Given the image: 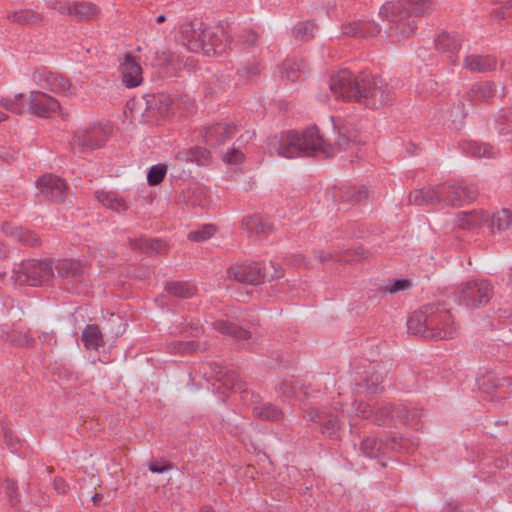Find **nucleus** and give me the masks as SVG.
I'll use <instances>...</instances> for the list:
<instances>
[{
	"label": "nucleus",
	"instance_id": "f257e3e1",
	"mask_svg": "<svg viewBox=\"0 0 512 512\" xmlns=\"http://www.w3.org/2000/svg\"><path fill=\"white\" fill-rule=\"evenodd\" d=\"M407 327L411 333L433 340L450 339L458 332L449 311L438 305H428L414 312L407 321Z\"/></svg>",
	"mask_w": 512,
	"mask_h": 512
},
{
	"label": "nucleus",
	"instance_id": "f03ea898",
	"mask_svg": "<svg viewBox=\"0 0 512 512\" xmlns=\"http://www.w3.org/2000/svg\"><path fill=\"white\" fill-rule=\"evenodd\" d=\"M332 124L333 142L330 138H325L316 126L305 129L300 134V143L303 155L311 153H322L327 157L333 156L336 152L346 149L352 141L349 135V129L334 118H330Z\"/></svg>",
	"mask_w": 512,
	"mask_h": 512
},
{
	"label": "nucleus",
	"instance_id": "7ed1b4c3",
	"mask_svg": "<svg viewBox=\"0 0 512 512\" xmlns=\"http://www.w3.org/2000/svg\"><path fill=\"white\" fill-rule=\"evenodd\" d=\"M430 0H398L397 2H386L381 7L379 14L391 22H395L392 29L399 34L400 38L410 36L415 28L414 20H409L411 15H420L430 7Z\"/></svg>",
	"mask_w": 512,
	"mask_h": 512
},
{
	"label": "nucleus",
	"instance_id": "20e7f679",
	"mask_svg": "<svg viewBox=\"0 0 512 512\" xmlns=\"http://www.w3.org/2000/svg\"><path fill=\"white\" fill-rule=\"evenodd\" d=\"M395 94L393 87L382 77L362 79L359 103L378 109L393 103Z\"/></svg>",
	"mask_w": 512,
	"mask_h": 512
},
{
	"label": "nucleus",
	"instance_id": "39448f33",
	"mask_svg": "<svg viewBox=\"0 0 512 512\" xmlns=\"http://www.w3.org/2000/svg\"><path fill=\"white\" fill-rule=\"evenodd\" d=\"M52 272V265L48 261L27 260L14 266L10 279L15 285L37 286L47 281Z\"/></svg>",
	"mask_w": 512,
	"mask_h": 512
},
{
	"label": "nucleus",
	"instance_id": "423d86ee",
	"mask_svg": "<svg viewBox=\"0 0 512 512\" xmlns=\"http://www.w3.org/2000/svg\"><path fill=\"white\" fill-rule=\"evenodd\" d=\"M492 297L491 285L483 279H474L462 283L455 294L457 304L476 309L486 305Z\"/></svg>",
	"mask_w": 512,
	"mask_h": 512
},
{
	"label": "nucleus",
	"instance_id": "0eeeda50",
	"mask_svg": "<svg viewBox=\"0 0 512 512\" xmlns=\"http://www.w3.org/2000/svg\"><path fill=\"white\" fill-rule=\"evenodd\" d=\"M110 133L111 127L107 124H88L75 132L72 145L80 151L94 150L104 145Z\"/></svg>",
	"mask_w": 512,
	"mask_h": 512
},
{
	"label": "nucleus",
	"instance_id": "6e6552de",
	"mask_svg": "<svg viewBox=\"0 0 512 512\" xmlns=\"http://www.w3.org/2000/svg\"><path fill=\"white\" fill-rule=\"evenodd\" d=\"M269 266L275 270L274 273L269 274L266 265L260 263L241 264L232 266L228 270V277L234 279L240 283L258 285L262 283L266 278H279L282 276V271L277 270L274 263H270Z\"/></svg>",
	"mask_w": 512,
	"mask_h": 512
},
{
	"label": "nucleus",
	"instance_id": "1a4fd4ad",
	"mask_svg": "<svg viewBox=\"0 0 512 512\" xmlns=\"http://www.w3.org/2000/svg\"><path fill=\"white\" fill-rule=\"evenodd\" d=\"M362 80H358L349 70H341L332 75L330 90L336 98L359 102Z\"/></svg>",
	"mask_w": 512,
	"mask_h": 512
},
{
	"label": "nucleus",
	"instance_id": "9d476101",
	"mask_svg": "<svg viewBox=\"0 0 512 512\" xmlns=\"http://www.w3.org/2000/svg\"><path fill=\"white\" fill-rule=\"evenodd\" d=\"M189 50L205 56L221 55L226 51L227 44L209 30L194 31L187 40Z\"/></svg>",
	"mask_w": 512,
	"mask_h": 512
},
{
	"label": "nucleus",
	"instance_id": "9b49d317",
	"mask_svg": "<svg viewBox=\"0 0 512 512\" xmlns=\"http://www.w3.org/2000/svg\"><path fill=\"white\" fill-rule=\"evenodd\" d=\"M438 189L440 201L445 205L461 206L476 197V190L463 184H440Z\"/></svg>",
	"mask_w": 512,
	"mask_h": 512
},
{
	"label": "nucleus",
	"instance_id": "f8f14e48",
	"mask_svg": "<svg viewBox=\"0 0 512 512\" xmlns=\"http://www.w3.org/2000/svg\"><path fill=\"white\" fill-rule=\"evenodd\" d=\"M358 412L363 417H371L374 415V420L379 425L388 424L394 418H401L403 420H408L409 411L405 406H393L389 403L381 404L375 411L372 408L365 404L363 405V409H359Z\"/></svg>",
	"mask_w": 512,
	"mask_h": 512
},
{
	"label": "nucleus",
	"instance_id": "ddd939ff",
	"mask_svg": "<svg viewBox=\"0 0 512 512\" xmlns=\"http://www.w3.org/2000/svg\"><path fill=\"white\" fill-rule=\"evenodd\" d=\"M119 71L122 84L128 88H136L143 82V70L134 56L125 55L119 59Z\"/></svg>",
	"mask_w": 512,
	"mask_h": 512
},
{
	"label": "nucleus",
	"instance_id": "4468645a",
	"mask_svg": "<svg viewBox=\"0 0 512 512\" xmlns=\"http://www.w3.org/2000/svg\"><path fill=\"white\" fill-rule=\"evenodd\" d=\"M34 82L42 89L59 94H68L71 84L62 75L47 71L37 70L33 73Z\"/></svg>",
	"mask_w": 512,
	"mask_h": 512
},
{
	"label": "nucleus",
	"instance_id": "2eb2a0df",
	"mask_svg": "<svg viewBox=\"0 0 512 512\" xmlns=\"http://www.w3.org/2000/svg\"><path fill=\"white\" fill-rule=\"evenodd\" d=\"M46 3L61 14H69L76 19H91L98 13L97 7L86 1L75 2L73 6L67 5L62 0H46Z\"/></svg>",
	"mask_w": 512,
	"mask_h": 512
},
{
	"label": "nucleus",
	"instance_id": "dca6fc26",
	"mask_svg": "<svg viewBox=\"0 0 512 512\" xmlns=\"http://www.w3.org/2000/svg\"><path fill=\"white\" fill-rule=\"evenodd\" d=\"M60 109L59 102L41 91H31L29 111L39 117H50Z\"/></svg>",
	"mask_w": 512,
	"mask_h": 512
},
{
	"label": "nucleus",
	"instance_id": "f3484780",
	"mask_svg": "<svg viewBox=\"0 0 512 512\" xmlns=\"http://www.w3.org/2000/svg\"><path fill=\"white\" fill-rule=\"evenodd\" d=\"M273 148L279 156L295 158L303 155L300 143V133L288 131L282 133L274 142Z\"/></svg>",
	"mask_w": 512,
	"mask_h": 512
},
{
	"label": "nucleus",
	"instance_id": "a211bd4d",
	"mask_svg": "<svg viewBox=\"0 0 512 512\" xmlns=\"http://www.w3.org/2000/svg\"><path fill=\"white\" fill-rule=\"evenodd\" d=\"M37 186L44 197L61 202L66 197V184L57 176L44 175L37 181Z\"/></svg>",
	"mask_w": 512,
	"mask_h": 512
},
{
	"label": "nucleus",
	"instance_id": "6ab92c4d",
	"mask_svg": "<svg viewBox=\"0 0 512 512\" xmlns=\"http://www.w3.org/2000/svg\"><path fill=\"white\" fill-rule=\"evenodd\" d=\"M489 221V213L484 209H473L457 214L455 225L461 229H477L486 227Z\"/></svg>",
	"mask_w": 512,
	"mask_h": 512
},
{
	"label": "nucleus",
	"instance_id": "aec40b11",
	"mask_svg": "<svg viewBox=\"0 0 512 512\" xmlns=\"http://www.w3.org/2000/svg\"><path fill=\"white\" fill-rule=\"evenodd\" d=\"M409 203L417 206L441 204L438 185L414 190L409 195Z\"/></svg>",
	"mask_w": 512,
	"mask_h": 512
},
{
	"label": "nucleus",
	"instance_id": "412c9836",
	"mask_svg": "<svg viewBox=\"0 0 512 512\" xmlns=\"http://www.w3.org/2000/svg\"><path fill=\"white\" fill-rule=\"evenodd\" d=\"M463 66L471 72L485 73L495 70L497 67V62L492 56L471 54L464 59Z\"/></svg>",
	"mask_w": 512,
	"mask_h": 512
},
{
	"label": "nucleus",
	"instance_id": "4be33fe9",
	"mask_svg": "<svg viewBox=\"0 0 512 512\" xmlns=\"http://www.w3.org/2000/svg\"><path fill=\"white\" fill-rule=\"evenodd\" d=\"M242 227L248 233L255 234L257 236H266L273 230V226L258 214L243 217Z\"/></svg>",
	"mask_w": 512,
	"mask_h": 512
},
{
	"label": "nucleus",
	"instance_id": "5701e85b",
	"mask_svg": "<svg viewBox=\"0 0 512 512\" xmlns=\"http://www.w3.org/2000/svg\"><path fill=\"white\" fill-rule=\"evenodd\" d=\"M2 230L5 234L9 235L14 240L26 245H37L39 243L38 236L20 226H13L9 223L3 225Z\"/></svg>",
	"mask_w": 512,
	"mask_h": 512
},
{
	"label": "nucleus",
	"instance_id": "b1692460",
	"mask_svg": "<svg viewBox=\"0 0 512 512\" xmlns=\"http://www.w3.org/2000/svg\"><path fill=\"white\" fill-rule=\"evenodd\" d=\"M343 32L349 36L368 37L379 33V28L376 24L369 21H354L345 25Z\"/></svg>",
	"mask_w": 512,
	"mask_h": 512
},
{
	"label": "nucleus",
	"instance_id": "393cba45",
	"mask_svg": "<svg viewBox=\"0 0 512 512\" xmlns=\"http://www.w3.org/2000/svg\"><path fill=\"white\" fill-rule=\"evenodd\" d=\"M155 65L163 68L170 76H174L181 69V60L175 53L162 51L156 53Z\"/></svg>",
	"mask_w": 512,
	"mask_h": 512
},
{
	"label": "nucleus",
	"instance_id": "a878e982",
	"mask_svg": "<svg viewBox=\"0 0 512 512\" xmlns=\"http://www.w3.org/2000/svg\"><path fill=\"white\" fill-rule=\"evenodd\" d=\"M234 126L227 124H215L209 127L205 133V140L210 145H215L230 138L234 133Z\"/></svg>",
	"mask_w": 512,
	"mask_h": 512
},
{
	"label": "nucleus",
	"instance_id": "bb28decb",
	"mask_svg": "<svg viewBox=\"0 0 512 512\" xmlns=\"http://www.w3.org/2000/svg\"><path fill=\"white\" fill-rule=\"evenodd\" d=\"M512 223V216L508 210H501L493 215L489 214V221L486 223L488 230L495 234L496 232H502L509 228Z\"/></svg>",
	"mask_w": 512,
	"mask_h": 512
},
{
	"label": "nucleus",
	"instance_id": "cd10ccee",
	"mask_svg": "<svg viewBox=\"0 0 512 512\" xmlns=\"http://www.w3.org/2000/svg\"><path fill=\"white\" fill-rule=\"evenodd\" d=\"M95 196L98 202L108 209L117 212L126 209L125 201L112 191L99 190L96 191Z\"/></svg>",
	"mask_w": 512,
	"mask_h": 512
},
{
	"label": "nucleus",
	"instance_id": "c85d7f7f",
	"mask_svg": "<svg viewBox=\"0 0 512 512\" xmlns=\"http://www.w3.org/2000/svg\"><path fill=\"white\" fill-rule=\"evenodd\" d=\"M82 341L89 350H98L104 344L102 333L96 325L85 327L82 332Z\"/></svg>",
	"mask_w": 512,
	"mask_h": 512
},
{
	"label": "nucleus",
	"instance_id": "c756f323",
	"mask_svg": "<svg viewBox=\"0 0 512 512\" xmlns=\"http://www.w3.org/2000/svg\"><path fill=\"white\" fill-rule=\"evenodd\" d=\"M462 150L473 157H493L496 155L495 149L489 144L479 143L476 141H467L462 144Z\"/></svg>",
	"mask_w": 512,
	"mask_h": 512
},
{
	"label": "nucleus",
	"instance_id": "7c9ffc66",
	"mask_svg": "<svg viewBox=\"0 0 512 512\" xmlns=\"http://www.w3.org/2000/svg\"><path fill=\"white\" fill-rule=\"evenodd\" d=\"M55 270L61 278H76L82 273L83 267L76 260H60L55 264Z\"/></svg>",
	"mask_w": 512,
	"mask_h": 512
},
{
	"label": "nucleus",
	"instance_id": "2f4dec72",
	"mask_svg": "<svg viewBox=\"0 0 512 512\" xmlns=\"http://www.w3.org/2000/svg\"><path fill=\"white\" fill-rule=\"evenodd\" d=\"M436 49L440 52L454 53L461 46L460 36L451 33H441L435 41Z\"/></svg>",
	"mask_w": 512,
	"mask_h": 512
},
{
	"label": "nucleus",
	"instance_id": "473e14b6",
	"mask_svg": "<svg viewBox=\"0 0 512 512\" xmlns=\"http://www.w3.org/2000/svg\"><path fill=\"white\" fill-rule=\"evenodd\" d=\"M309 417L314 422L323 424L322 432L324 434H326L327 436H329L330 438H337L339 436L338 432L340 430V425L336 419L329 418L324 421L322 414L319 411L314 410V409H312L309 412Z\"/></svg>",
	"mask_w": 512,
	"mask_h": 512
},
{
	"label": "nucleus",
	"instance_id": "72a5a7b5",
	"mask_svg": "<svg viewBox=\"0 0 512 512\" xmlns=\"http://www.w3.org/2000/svg\"><path fill=\"white\" fill-rule=\"evenodd\" d=\"M27 97L24 94H13L3 97L0 106L15 114H22L26 108Z\"/></svg>",
	"mask_w": 512,
	"mask_h": 512
},
{
	"label": "nucleus",
	"instance_id": "f704fd0d",
	"mask_svg": "<svg viewBox=\"0 0 512 512\" xmlns=\"http://www.w3.org/2000/svg\"><path fill=\"white\" fill-rule=\"evenodd\" d=\"M165 289L169 294L181 298L192 297L196 292L195 287L187 282H170L166 284Z\"/></svg>",
	"mask_w": 512,
	"mask_h": 512
},
{
	"label": "nucleus",
	"instance_id": "c9c22d12",
	"mask_svg": "<svg viewBox=\"0 0 512 512\" xmlns=\"http://www.w3.org/2000/svg\"><path fill=\"white\" fill-rule=\"evenodd\" d=\"M215 328L221 333L231 334L238 339L248 340L251 337V333L249 331L225 321H217L215 323Z\"/></svg>",
	"mask_w": 512,
	"mask_h": 512
},
{
	"label": "nucleus",
	"instance_id": "e433bc0d",
	"mask_svg": "<svg viewBox=\"0 0 512 512\" xmlns=\"http://www.w3.org/2000/svg\"><path fill=\"white\" fill-rule=\"evenodd\" d=\"M14 22H17L19 24L25 25V24H31L40 19V15L35 13L32 10L23 9L13 12L9 16Z\"/></svg>",
	"mask_w": 512,
	"mask_h": 512
},
{
	"label": "nucleus",
	"instance_id": "4c0bfd02",
	"mask_svg": "<svg viewBox=\"0 0 512 512\" xmlns=\"http://www.w3.org/2000/svg\"><path fill=\"white\" fill-rule=\"evenodd\" d=\"M216 231L212 224H207L199 229L193 230L188 234V239L194 242H201L211 238Z\"/></svg>",
	"mask_w": 512,
	"mask_h": 512
},
{
	"label": "nucleus",
	"instance_id": "58836bf2",
	"mask_svg": "<svg viewBox=\"0 0 512 512\" xmlns=\"http://www.w3.org/2000/svg\"><path fill=\"white\" fill-rule=\"evenodd\" d=\"M254 413L259 418L265 419V420H279L282 417V413L274 406L272 405H264L255 407Z\"/></svg>",
	"mask_w": 512,
	"mask_h": 512
},
{
	"label": "nucleus",
	"instance_id": "ea45409f",
	"mask_svg": "<svg viewBox=\"0 0 512 512\" xmlns=\"http://www.w3.org/2000/svg\"><path fill=\"white\" fill-rule=\"evenodd\" d=\"M167 166L163 164L153 165L147 174V181L150 185H158L164 179Z\"/></svg>",
	"mask_w": 512,
	"mask_h": 512
},
{
	"label": "nucleus",
	"instance_id": "a19ab883",
	"mask_svg": "<svg viewBox=\"0 0 512 512\" xmlns=\"http://www.w3.org/2000/svg\"><path fill=\"white\" fill-rule=\"evenodd\" d=\"M155 106L158 109L161 116H166L172 109L174 104L172 98L165 93H159L155 97Z\"/></svg>",
	"mask_w": 512,
	"mask_h": 512
},
{
	"label": "nucleus",
	"instance_id": "79ce46f5",
	"mask_svg": "<svg viewBox=\"0 0 512 512\" xmlns=\"http://www.w3.org/2000/svg\"><path fill=\"white\" fill-rule=\"evenodd\" d=\"M382 443L375 438H366L361 443V451L369 458L376 457L381 449Z\"/></svg>",
	"mask_w": 512,
	"mask_h": 512
},
{
	"label": "nucleus",
	"instance_id": "37998d69",
	"mask_svg": "<svg viewBox=\"0 0 512 512\" xmlns=\"http://www.w3.org/2000/svg\"><path fill=\"white\" fill-rule=\"evenodd\" d=\"M316 30L317 28L312 22H301L298 23L294 28L295 33L301 39H308L313 37Z\"/></svg>",
	"mask_w": 512,
	"mask_h": 512
},
{
	"label": "nucleus",
	"instance_id": "c03bdc74",
	"mask_svg": "<svg viewBox=\"0 0 512 512\" xmlns=\"http://www.w3.org/2000/svg\"><path fill=\"white\" fill-rule=\"evenodd\" d=\"M497 393L500 396L503 395H512V379L511 378H501L495 384Z\"/></svg>",
	"mask_w": 512,
	"mask_h": 512
},
{
	"label": "nucleus",
	"instance_id": "a18cd8bd",
	"mask_svg": "<svg viewBox=\"0 0 512 512\" xmlns=\"http://www.w3.org/2000/svg\"><path fill=\"white\" fill-rule=\"evenodd\" d=\"M223 160L230 164H238L244 160V154L240 150L232 148L226 152Z\"/></svg>",
	"mask_w": 512,
	"mask_h": 512
},
{
	"label": "nucleus",
	"instance_id": "49530a36",
	"mask_svg": "<svg viewBox=\"0 0 512 512\" xmlns=\"http://www.w3.org/2000/svg\"><path fill=\"white\" fill-rule=\"evenodd\" d=\"M194 154V163L198 165H206L210 160V152L206 148L196 147Z\"/></svg>",
	"mask_w": 512,
	"mask_h": 512
},
{
	"label": "nucleus",
	"instance_id": "de8ad7c7",
	"mask_svg": "<svg viewBox=\"0 0 512 512\" xmlns=\"http://www.w3.org/2000/svg\"><path fill=\"white\" fill-rule=\"evenodd\" d=\"M140 242H141L140 248L145 249L146 251L160 252L162 250V243L158 240L144 238V239H141Z\"/></svg>",
	"mask_w": 512,
	"mask_h": 512
},
{
	"label": "nucleus",
	"instance_id": "09e8293b",
	"mask_svg": "<svg viewBox=\"0 0 512 512\" xmlns=\"http://www.w3.org/2000/svg\"><path fill=\"white\" fill-rule=\"evenodd\" d=\"M411 287V282L407 279L393 280L389 286L388 291L390 293H396L398 291L406 290Z\"/></svg>",
	"mask_w": 512,
	"mask_h": 512
},
{
	"label": "nucleus",
	"instance_id": "8fccbe9b",
	"mask_svg": "<svg viewBox=\"0 0 512 512\" xmlns=\"http://www.w3.org/2000/svg\"><path fill=\"white\" fill-rule=\"evenodd\" d=\"M494 85L490 82L481 83L475 86V92L479 93L483 100H488L493 93Z\"/></svg>",
	"mask_w": 512,
	"mask_h": 512
},
{
	"label": "nucleus",
	"instance_id": "3c124183",
	"mask_svg": "<svg viewBox=\"0 0 512 512\" xmlns=\"http://www.w3.org/2000/svg\"><path fill=\"white\" fill-rule=\"evenodd\" d=\"M195 148L183 149L176 154V159L185 163H194Z\"/></svg>",
	"mask_w": 512,
	"mask_h": 512
},
{
	"label": "nucleus",
	"instance_id": "603ef678",
	"mask_svg": "<svg viewBox=\"0 0 512 512\" xmlns=\"http://www.w3.org/2000/svg\"><path fill=\"white\" fill-rule=\"evenodd\" d=\"M295 63H292L291 61H286L283 64V69L286 71V77L290 79L291 81H296L299 79V76L296 75V69H294ZM300 70L299 65H297V71Z\"/></svg>",
	"mask_w": 512,
	"mask_h": 512
},
{
	"label": "nucleus",
	"instance_id": "864d4df0",
	"mask_svg": "<svg viewBox=\"0 0 512 512\" xmlns=\"http://www.w3.org/2000/svg\"><path fill=\"white\" fill-rule=\"evenodd\" d=\"M237 42L244 46L253 45L256 42V35L253 32H247L245 35L239 36Z\"/></svg>",
	"mask_w": 512,
	"mask_h": 512
},
{
	"label": "nucleus",
	"instance_id": "5fc2aeb1",
	"mask_svg": "<svg viewBox=\"0 0 512 512\" xmlns=\"http://www.w3.org/2000/svg\"><path fill=\"white\" fill-rule=\"evenodd\" d=\"M366 385L370 390L376 391L379 383L382 381L381 375L371 376V378H365Z\"/></svg>",
	"mask_w": 512,
	"mask_h": 512
},
{
	"label": "nucleus",
	"instance_id": "6e6d98bb",
	"mask_svg": "<svg viewBox=\"0 0 512 512\" xmlns=\"http://www.w3.org/2000/svg\"><path fill=\"white\" fill-rule=\"evenodd\" d=\"M368 197V190L365 187H360L358 190L351 196L352 201H361Z\"/></svg>",
	"mask_w": 512,
	"mask_h": 512
},
{
	"label": "nucleus",
	"instance_id": "4d7b16f0",
	"mask_svg": "<svg viewBox=\"0 0 512 512\" xmlns=\"http://www.w3.org/2000/svg\"><path fill=\"white\" fill-rule=\"evenodd\" d=\"M436 82L433 79H428L423 87H419L417 90L421 94L432 92L435 89Z\"/></svg>",
	"mask_w": 512,
	"mask_h": 512
},
{
	"label": "nucleus",
	"instance_id": "13d9d810",
	"mask_svg": "<svg viewBox=\"0 0 512 512\" xmlns=\"http://www.w3.org/2000/svg\"><path fill=\"white\" fill-rule=\"evenodd\" d=\"M315 257L319 260L320 263H325L332 259L331 253L322 250L316 251Z\"/></svg>",
	"mask_w": 512,
	"mask_h": 512
},
{
	"label": "nucleus",
	"instance_id": "bf43d9fd",
	"mask_svg": "<svg viewBox=\"0 0 512 512\" xmlns=\"http://www.w3.org/2000/svg\"><path fill=\"white\" fill-rule=\"evenodd\" d=\"M54 487H55V489H56L59 493H61V494H64V493H66V491H67V484H66V482H65L63 479H61V478H59V479H55V480H54Z\"/></svg>",
	"mask_w": 512,
	"mask_h": 512
},
{
	"label": "nucleus",
	"instance_id": "052dcab7",
	"mask_svg": "<svg viewBox=\"0 0 512 512\" xmlns=\"http://www.w3.org/2000/svg\"><path fill=\"white\" fill-rule=\"evenodd\" d=\"M149 470L153 473H162L166 470V467L158 464H151L149 466Z\"/></svg>",
	"mask_w": 512,
	"mask_h": 512
},
{
	"label": "nucleus",
	"instance_id": "680f3d73",
	"mask_svg": "<svg viewBox=\"0 0 512 512\" xmlns=\"http://www.w3.org/2000/svg\"><path fill=\"white\" fill-rule=\"evenodd\" d=\"M247 73L248 77L254 76L259 73V69L256 66H251L250 68H244L241 73Z\"/></svg>",
	"mask_w": 512,
	"mask_h": 512
},
{
	"label": "nucleus",
	"instance_id": "e2e57ef3",
	"mask_svg": "<svg viewBox=\"0 0 512 512\" xmlns=\"http://www.w3.org/2000/svg\"><path fill=\"white\" fill-rule=\"evenodd\" d=\"M15 489L16 488H15V485L13 482H7L6 490H7V493L10 495V497L13 496Z\"/></svg>",
	"mask_w": 512,
	"mask_h": 512
},
{
	"label": "nucleus",
	"instance_id": "0e129e2a",
	"mask_svg": "<svg viewBox=\"0 0 512 512\" xmlns=\"http://www.w3.org/2000/svg\"><path fill=\"white\" fill-rule=\"evenodd\" d=\"M102 499H103V496H102V494H99V493H95L92 496V501L95 505H98Z\"/></svg>",
	"mask_w": 512,
	"mask_h": 512
},
{
	"label": "nucleus",
	"instance_id": "69168bd1",
	"mask_svg": "<svg viewBox=\"0 0 512 512\" xmlns=\"http://www.w3.org/2000/svg\"><path fill=\"white\" fill-rule=\"evenodd\" d=\"M5 437H6L8 440H10L12 448H13V449H16V446H17V444H18L19 440H18V439H16V440H15V442H13L11 433H6V434H5Z\"/></svg>",
	"mask_w": 512,
	"mask_h": 512
},
{
	"label": "nucleus",
	"instance_id": "338daca9",
	"mask_svg": "<svg viewBox=\"0 0 512 512\" xmlns=\"http://www.w3.org/2000/svg\"><path fill=\"white\" fill-rule=\"evenodd\" d=\"M281 389L284 393H287L288 391L292 390V386L289 383H283Z\"/></svg>",
	"mask_w": 512,
	"mask_h": 512
},
{
	"label": "nucleus",
	"instance_id": "774afa93",
	"mask_svg": "<svg viewBox=\"0 0 512 512\" xmlns=\"http://www.w3.org/2000/svg\"><path fill=\"white\" fill-rule=\"evenodd\" d=\"M165 19H166V17H165L164 15H159V16H157V17H156V21H157L158 23H162V22H164V21H165Z\"/></svg>",
	"mask_w": 512,
	"mask_h": 512
}]
</instances>
